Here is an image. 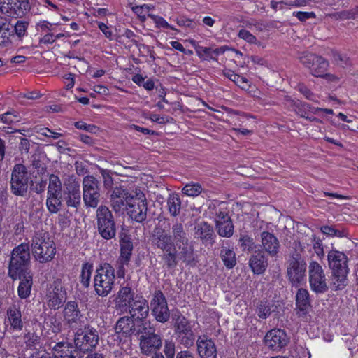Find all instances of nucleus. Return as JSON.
Here are the masks:
<instances>
[{
	"mask_svg": "<svg viewBox=\"0 0 358 358\" xmlns=\"http://www.w3.org/2000/svg\"><path fill=\"white\" fill-rule=\"evenodd\" d=\"M110 203L115 213L126 210L129 217L137 222H143L147 218V199L141 190L129 193L122 187H115L112 190Z\"/></svg>",
	"mask_w": 358,
	"mask_h": 358,
	"instance_id": "obj_1",
	"label": "nucleus"
},
{
	"mask_svg": "<svg viewBox=\"0 0 358 358\" xmlns=\"http://www.w3.org/2000/svg\"><path fill=\"white\" fill-rule=\"evenodd\" d=\"M327 259L329 268L332 270L333 289L335 291L343 289L348 285L347 275L349 273L347 256L343 252L331 250L328 253Z\"/></svg>",
	"mask_w": 358,
	"mask_h": 358,
	"instance_id": "obj_2",
	"label": "nucleus"
},
{
	"mask_svg": "<svg viewBox=\"0 0 358 358\" xmlns=\"http://www.w3.org/2000/svg\"><path fill=\"white\" fill-rule=\"evenodd\" d=\"M31 251L35 259L41 263L51 261L56 252L55 245L45 232L36 233L32 238Z\"/></svg>",
	"mask_w": 358,
	"mask_h": 358,
	"instance_id": "obj_3",
	"label": "nucleus"
},
{
	"mask_svg": "<svg viewBox=\"0 0 358 358\" xmlns=\"http://www.w3.org/2000/svg\"><path fill=\"white\" fill-rule=\"evenodd\" d=\"M30 262V250L28 244L22 243L15 247L11 253L8 275L13 279L20 278V274L27 272Z\"/></svg>",
	"mask_w": 358,
	"mask_h": 358,
	"instance_id": "obj_4",
	"label": "nucleus"
},
{
	"mask_svg": "<svg viewBox=\"0 0 358 358\" xmlns=\"http://www.w3.org/2000/svg\"><path fill=\"white\" fill-rule=\"evenodd\" d=\"M115 269L108 263L101 264L95 271L93 285L95 293L102 297L108 296L115 282Z\"/></svg>",
	"mask_w": 358,
	"mask_h": 358,
	"instance_id": "obj_5",
	"label": "nucleus"
},
{
	"mask_svg": "<svg viewBox=\"0 0 358 358\" xmlns=\"http://www.w3.org/2000/svg\"><path fill=\"white\" fill-rule=\"evenodd\" d=\"M141 352L149 355L155 353L162 345L161 336L155 333V328L150 322H143L138 328Z\"/></svg>",
	"mask_w": 358,
	"mask_h": 358,
	"instance_id": "obj_6",
	"label": "nucleus"
},
{
	"mask_svg": "<svg viewBox=\"0 0 358 358\" xmlns=\"http://www.w3.org/2000/svg\"><path fill=\"white\" fill-rule=\"evenodd\" d=\"M98 232L105 240H110L115 237L116 224L114 217L110 209L106 206H100L96 211Z\"/></svg>",
	"mask_w": 358,
	"mask_h": 358,
	"instance_id": "obj_7",
	"label": "nucleus"
},
{
	"mask_svg": "<svg viewBox=\"0 0 358 358\" xmlns=\"http://www.w3.org/2000/svg\"><path fill=\"white\" fill-rule=\"evenodd\" d=\"M174 333L178 342L185 348H189L194 345L196 335L191 322L182 315L174 318Z\"/></svg>",
	"mask_w": 358,
	"mask_h": 358,
	"instance_id": "obj_8",
	"label": "nucleus"
},
{
	"mask_svg": "<svg viewBox=\"0 0 358 358\" xmlns=\"http://www.w3.org/2000/svg\"><path fill=\"white\" fill-rule=\"evenodd\" d=\"M83 200L85 207L95 208L100 201V185L93 176L87 175L83 179Z\"/></svg>",
	"mask_w": 358,
	"mask_h": 358,
	"instance_id": "obj_9",
	"label": "nucleus"
},
{
	"mask_svg": "<svg viewBox=\"0 0 358 358\" xmlns=\"http://www.w3.org/2000/svg\"><path fill=\"white\" fill-rule=\"evenodd\" d=\"M99 334L96 329L85 326L79 329L75 334L74 343L80 351L86 352L95 348L99 343Z\"/></svg>",
	"mask_w": 358,
	"mask_h": 358,
	"instance_id": "obj_10",
	"label": "nucleus"
},
{
	"mask_svg": "<svg viewBox=\"0 0 358 358\" xmlns=\"http://www.w3.org/2000/svg\"><path fill=\"white\" fill-rule=\"evenodd\" d=\"M67 294L61 280H55L48 289L45 299L47 306L51 310L59 309L65 303Z\"/></svg>",
	"mask_w": 358,
	"mask_h": 358,
	"instance_id": "obj_11",
	"label": "nucleus"
},
{
	"mask_svg": "<svg viewBox=\"0 0 358 358\" xmlns=\"http://www.w3.org/2000/svg\"><path fill=\"white\" fill-rule=\"evenodd\" d=\"M11 190L17 196H24L28 189L27 170L25 166L17 164L14 166L11 175Z\"/></svg>",
	"mask_w": 358,
	"mask_h": 358,
	"instance_id": "obj_12",
	"label": "nucleus"
},
{
	"mask_svg": "<svg viewBox=\"0 0 358 358\" xmlns=\"http://www.w3.org/2000/svg\"><path fill=\"white\" fill-rule=\"evenodd\" d=\"M306 264L300 255L296 254L292 257L287 267L289 279L294 286H299L306 277Z\"/></svg>",
	"mask_w": 358,
	"mask_h": 358,
	"instance_id": "obj_13",
	"label": "nucleus"
},
{
	"mask_svg": "<svg viewBox=\"0 0 358 358\" xmlns=\"http://www.w3.org/2000/svg\"><path fill=\"white\" fill-rule=\"evenodd\" d=\"M150 308L152 314L157 321L164 323L169 320L170 313L166 299L162 291L155 292L150 301Z\"/></svg>",
	"mask_w": 358,
	"mask_h": 358,
	"instance_id": "obj_14",
	"label": "nucleus"
},
{
	"mask_svg": "<svg viewBox=\"0 0 358 358\" xmlns=\"http://www.w3.org/2000/svg\"><path fill=\"white\" fill-rule=\"evenodd\" d=\"M266 345L273 351H279L289 343V337L284 330L273 329L265 336Z\"/></svg>",
	"mask_w": 358,
	"mask_h": 358,
	"instance_id": "obj_15",
	"label": "nucleus"
},
{
	"mask_svg": "<svg viewBox=\"0 0 358 358\" xmlns=\"http://www.w3.org/2000/svg\"><path fill=\"white\" fill-rule=\"evenodd\" d=\"M29 9V0H12L7 3H3L1 13L12 17H22L26 15Z\"/></svg>",
	"mask_w": 358,
	"mask_h": 358,
	"instance_id": "obj_16",
	"label": "nucleus"
},
{
	"mask_svg": "<svg viewBox=\"0 0 358 358\" xmlns=\"http://www.w3.org/2000/svg\"><path fill=\"white\" fill-rule=\"evenodd\" d=\"M63 317L65 324L70 328H76L81 323L83 314L76 301H70L65 304Z\"/></svg>",
	"mask_w": 358,
	"mask_h": 358,
	"instance_id": "obj_17",
	"label": "nucleus"
},
{
	"mask_svg": "<svg viewBox=\"0 0 358 358\" xmlns=\"http://www.w3.org/2000/svg\"><path fill=\"white\" fill-rule=\"evenodd\" d=\"M196 344L200 358H217V348L212 339L205 335L199 336Z\"/></svg>",
	"mask_w": 358,
	"mask_h": 358,
	"instance_id": "obj_18",
	"label": "nucleus"
},
{
	"mask_svg": "<svg viewBox=\"0 0 358 358\" xmlns=\"http://www.w3.org/2000/svg\"><path fill=\"white\" fill-rule=\"evenodd\" d=\"M152 245L155 248L162 251H169L175 248V245L167 232L159 227L154 229L152 238Z\"/></svg>",
	"mask_w": 358,
	"mask_h": 358,
	"instance_id": "obj_19",
	"label": "nucleus"
},
{
	"mask_svg": "<svg viewBox=\"0 0 358 358\" xmlns=\"http://www.w3.org/2000/svg\"><path fill=\"white\" fill-rule=\"evenodd\" d=\"M131 317L142 320L149 313V306L147 301L142 296H136L132 303L127 307Z\"/></svg>",
	"mask_w": 358,
	"mask_h": 358,
	"instance_id": "obj_20",
	"label": "nucleus"
},
{
	"mask_svg": "<svg viewBox=\"0 0 358 358\" xmlns=\"http://www.w3.org/2000/svg\"><path fill=\"white\" fill-rule=\"evenodd\" d=\"M170 237L175 246L184 245L189 241L188 231L185 226L176 221L171 227Z\"/></svg>",
	"mask_w": 358,
	"mask_h": 358,
	"instance_id": "obj_21",
	"label": "nucleus"
},
{
	"mask_svg": "<svg viewBox=\"0 0 358 358\" xmlns=\"http://www.w3.org/2000/svg\"><path fill=\"white\" fill-rule=\"evenodd\" d=\"M66 189L64 200L67 206L78 208L81 201L79 184L75 181L69 182Z\"/></svg>",
	"mask_w": 358,
	"mask_h": 358,
	"instance_id": "obj_22",
	"label": "nucleus"
},
{
	"mask_svg": "<svg viewBox=\"0 0 358 358\" xmlns=\"http://www.w3.org/2000/svg\"><path fill=\"white\" fill-rule=\"evenodd\" d=\"M215 236L212 226L206 222H201L194 227V237L201 240L203 243L213 244Z\"/></svg>",
	"mask_w": 358,
	"mask_h": 358,
	"instance_id": "obj_23",
	"label": "nucleus"
},
{
	"mask_svg": "<svg viewBox=\"0 0 358 358\" xmlns=\"http://www.w3.org/2000/svg\"><path fill=\"white\" fill-rule=\"evenodd\" d=\"M315 77L322 78L327 80V83L337 82L338 78L334 74L324 73L329 66V62L321 56H315Z\"/></svg>",
	"mask_w": 358,
	"mask_h": 358,
	"instance_id": "obj_24",
	"label": "nucleus"
},
{
	"mask_svg": "<svg viewBox=\"0 0 358 358\" xmlns=\"http://www.w3.org/2000/svg\"><path fill=\"white\" fill-rule=\"evenodd\" d=\"M249 266L254 273H263L268 266V261L264 252L259 250L255 251L249 259Z\"/></svg>",
	"mask_w": 358,
	"mask_h": 358,
	"instance_id": "obj_25",
	"label": "nucleus"
},
{
	"mask_svg": "<svg viewBox=\"0 0 358 358\" xmlns=\"http://www.w3.org/2000/svg\"><path fill=\"white\" fill-rule=\"evenodd\" d=\"M261 243L264 251L271 256H275L278 252L280 243L273 234L268 231L261 233Z\"/></svg>",
	"mask_w": 358,
	"mask_h": 358,
	"instance_id": "obj_26",
	"label": "nucleus"
},
{
	"mask_svg": "<svg viewBox=\"0 0 358 358\" xmlns=\"http://www.w3.org/2000/svg\"><path fill=\"white\" fill-rule=\"evenodd\" d=\"M7 320L13 330L21 331L23 328L22 313L20 306L16 304L10 306L6 312Z\"/></svg>",
	"mask_w": 358,
	"mask_h": 358,
	"instance_id": "obj_27",
	"label": "nucleus"
},
{
	"mask_svg": "<svg viewBox=\"0 0 358 358\" xmlns=\"http://www.w3.org/2000/svg\"><path fill=\"white\" fill-rule=\"evenodd\" d=\"M120 264L128 265L131 259L133 250V243L131 238L125 234H120Z\"/></svg>",
	"mask_w": 358,
	"mask_h": 358,
	"instance_id": "obj_28",
	"label": "nucleus"
},
{
	"mask_svg": "<svg viewBox=\"0 0 358 358\" xmlns=\"http://www.w3.org/2000/svg\"><path fill=\"white\" fill-rule=\"evenodd\" d=\"M179 252L177 253L178 258L187 265L194 266L196 263L194 257V247L190 241L184 245L175 246Z\"/></svg>",
	"mask_w": 358,
	"mask_h": 358,
	"instance_id": "obj_29",
	"label": "nucleus"
},
{
	"mask_svg": "<svg viewBox=\"0 0 358 358\" xmlns=\"http://www.w3.org/2000/svg\"><path fill=\"white\" fill-rule=\"evenodd\" d=\"M135 296L132 289L125 286L120 289L115 301L120 308L127 309V307L132 303Z\"/></svg>",
	"mask_w": 358,
	"mask_h": 358,
	"instance_id": "obj_30",
	"label": "nucleus"
},
{
	"mask_svg": "<svg viewBox=\"0 0 358 358\" xmlns=\"http://www.w3.org/2000/svg\"><path fill=\"white\" fill-rule=\"evenodd\" d=\"M20 285L18 286V296L21 299H27L29 296L33 284L32 275L30 273L20 274Z\"/></svg>",
	"mask_w": 358,
	"mask_h": 358,
	"instance_id": "obj_31",
	"label": "nucleus"
},
{
	"mask_svg": "<svg viewBox=\"0 0 358 358\" xmlns=\"http://www.w3.org/2000/svg\"><path fill=\"white\" fill-rule=\"evenodd\" d=\"M132 318L128 316L120 318L115 325V332L126 336L132 334L135 329V324Z\"/></svg>",
	"mask_w": 358,
	"mask_h": 358,
	"instance_id": "obj_32",
	"label": "nucleus"
},
{
	"mask_svg": "<svg viewBox=\"0 0 358 358\" xmlns=\"http://www.w3.org/2000/svg\"><path fill=\"white\" fill-rule=\"evenodd\" d=\"M328 289L325 275L322 266L315 262V292L324 293Z\"/></svg>",
	"mask_w": 358,
	"mask_h": 358,
	"instance_id": "obj_33",
	"label": "nucleus"
},
{
	"mask_svg": "<svg viewBox=\"0 0 358 358\" xmlns=\"http://www.w3.org/2000/svg\"><path fill=\"white\" fill-rule=\"evenodd\" d=\"M210 213L214 215L215 224L229 220L227 208L223 203L216 202L209 206Z\"/></svg>",
	"mask_w": 358,
	"mask_h": 358,
	"instance_id": "obj_34",
	"label": "nucleus"
},
{
	"mask_svg": "<svg viewBox=\"0 0 358 358\" xmlns=\"http://www.w3.org/2000/svg\"><path fill=\"white\" fill-rule=\"evenodd\" d=\"M167 208L169 213L172 216L176 217L180 214L181 200L178 194L172 193L169 195L167 199Z\"/></svg>",
	"mask_w": 358,
	"mask_h": 358,
	"instance_id": "obj_35",
	"label": "nucleus"
},
{
	"mask_svg": "<svg viewBox=\"0 0 358 358\" xmlns=\"http://www.w3.org/2000/svg\"><path fill=\"white\" fill-rule=\"evenodd\" d=\"M223 74L241 89H248L250 87L249 81L247 78L235 73L230 69L224 70Z\"/></svg>",
	"mask_w": 358,
	"mask_h": 358,
	"instance_id": "obj_36",
	"label": "nucleus"
},
{
	"mask_svg": "<svg viewBox=\"0 0 358 358\" xmlns=\"http://www.w3.org/2000/svg\"><path fill=\"white\" fill-rule=\"evenodd\" d=\"M13 26L6 20L0 19V45H5L9 43V37L13 31Z\"/></svg>",
	"mask_w": 358,
	"mask_h": 358,
	"instance_id": "obj_37",
	"label": "nucleus"
},
{
	"mask_svg": "<svg viewBox=\"0 0 358 358\" xmlns=\"http://www.w3.org/2000/svg\"><path fill=\"white\" fill-rule=\"evenodd\" d=\"M220 257L224 264L228 268H232L236 264L235 252L229 248H223L220 252Z\"/></svg>",
	"mask_w": 358,
	"mask_h": 358,
	"instance_id": "obj_38",
	"label": "nucleus"
},
{
	"mask_svg": "<svg viewBox=\"0 0 358 358\" xmlns=\"http://www.w3.org/2000/svg\"><path fill=\"white\" fill-rule=\"evenodd\" d=\"M296 306L302 311H306L310 308V299L308 292L303 289H299L296 294Z\"/></svg>",
	"mask_w": 358,
	"mask_h": 358,
	"instance_id": "obj_39",
	"label": "nucleus"
},
{
	"mask_svg": "<svg viewBox=\"0 0 358 358\" xmlns=\"http://www.w3.org/2000/svg\"><path fill=\"white\" fill-rule=\"evenodd\" d=\"M92 271V264L86 262L83 264L80 275V282L81 285L85 288H87L90 285L91 275Z\"/></svg>",
	"mask_w": 358,
	"mask_h": 358,
	"instance_id": "obj_40",
	"label": "nucleus"
},
{
	"mask_svg": "<svg viewBox=\"0 0 358 358\" xmlns=\"http://www.w3.org/2000/svg\"><path fill=\"white\" fill-rule=\"evenodd\" d=\"M47 208L51 213H57L62 207V195H47Z\"/></svg>",
	"mask_w": 358,
	"mask_h": 358,
	"instance_id": "obj_41",
	"label": "nucleus"
},
{
	"mask_svg": "<svg viewBox=\"0 0 358 358\" xmlns=\"http://www.w3.org/2000/svg\"><path fill=\"white\" fill-rule=\"evenodd\" d=\"M62 182L59 178L55 174H51L49 177L47 195H62Z\"/></svg>",
	"mask_w": 358,
	"mask_h": 358,
	"instance_id": "obj_42",
	"label": "nucleus"
},
{
	"mask_svg": "<svg viewBox=\"0 0 358 358\" xmlns=\"http://www.w3.org/2000/svg\"><path fill=\"white\" fill-rule=\"evenodd\" d=\"M217 233L222 237H231L234 233V225L231 219L216 223Z\"/></svg>",
	"mask_w": 358,
	"mask_h": 358,
	"instance_id": "obj_43",
	"label": "nucleus"
},
{
	"mask_svg": "<svg viewBox=\"0 0 358 358\" xmlns=\"http://www.w3.org/2000/svg\"><path fill=\"white\" fill-rule=\"evenodd\" d=\"M178 259L176 248L169 251H164L162 255V259L167 268H175L178 264Z\"/></svg>",
	"mask_w": 358,
	"mask_h": 358,
	"instance_id": "obj_44",
	"label": "nucleus"
},
{
	"mask_svg": "<svg viewBox=\"0 0 358 358\" xmlns=\"http://www.w3.org/2000/svg\"><path fill=\"white\" fill-rule=\"evenodd\" d=\"M273 308V304L267 301H262L257 306L256 313L259 317L266 319L274 311Z\"/></svg>",
	"mask_w": 358,
	"mask_h": 358,
	"instance_id": "obj_45",
	"label": "nucleus"
},
{
	"mask_svg": "<svg viewBox=\"0 0 358 358\" xmlns=\"http://www.w3.org/2000/svg\"><path fill=\"white\" fill-rule=\"evenodd\" d=\"M196 52L199 57L203 58L205 60H215L216 59L212 56L213 53L217 55L220 53L224 52L222 48H216L215 50H213L210 48L201 46H199L198 48H196Z\"/></svg>",
	"mask_w": 358,
	"mask_h": 358,
	"instance_id": "obj_46",
	"label": "nucleus"
},
{
	"mask_svg": "<svg viewBox=\"0 0 358 358\" xmlns=\"http://www.w3.org/2000/svg\"><path fill=\"white\" fill-rule=\"evenodd\" d=\"M203 191L202 186L198 182H190L186 184L182 189V192L188 196L196 197Z\"/></svg>",
	"mask_w": 358,
	"mask_h": 358,
	"instance_id": "obj_47",
	"label": "nucleus"
},
{
	"mask_svg": "<svg viewBox=\"0 0 358 358\" xmlns=\"http://www.w3.org/2000/svg\"><path fill=\"white\" fill-rule=\"evenodd\" d=\"M64 347L62 350H60V355H59L61 358H76V355L74 352L71 350V349L69 347L67 343H58L54 347V350L55 351L59 352V348Z\"/></svg>",
	"mask_w": 358,
	"mask_h": 358,
	"instance_id": "obj_48",
	"label": "nucleus"
},
{
	"mask_svg": "<svg viewBox=\"0 0 358 358\" xmlns=\"http://www.w3.org/2000/svg\"><path fill=\"white\" fill-rule=\"evenodd\" d=\"M45 324L50 328L53 333H58L61 331L62 323L55 315L49 316Z\"/></svg>",
	"mask_w": 358,
	"mask_h": 358,
	"instance_id": "obj_49",
	"label": "nucleus"
},
{
	"mask_svg": "<svg viewBox=\"0 0 358 358\" xmlns=\"http://www.w3.org/2000/svg\"><path fill=\"white\" fill-rule=\"evenodd\" d=\"M239 242L243 251H251L255 248L253 239L248 235H243L240 237Z\"/></svg>",
	"mask_w": 358,
	"mask_h": 358,
	"instance_id": "obj_50",
	"label": "nucleus"
},
{
	"mask_svg": "<svg viewBox=\"0 0 358 358\" xmlns=\"http://www.w3.org/2000/svg\"><path fill=\"white\" fill-rule=\"evenodd\" d=\"M148 16L153 20L157 27L169 28L177 31L176 29L171 26L163 17L152 14H148Z\"/></svg>",
	"mask_w": 358,
	"mask_h": 358,
	"instance_id": "obj_51",
	"label": "nucleus"
},
{
	"mask_svg": "<svg viewBox=\"0 0 358 358\" xmlns=\"http://www.w3.org/2000/svg\"><path fill=\"white\" fill-rule=\"evenodd\" d=\"M1 120L6 124H11L19 121L18 113L15 112H7L0 115Z\"/></svg>",
	"mask_w": 358,
	"mask_h": 358,
	"instance_id": "obj_52",
	"label": "nucleus"
},
{
	"mask_svg": "<svg viewBox=\"0 0 358 358\" xmlns=\"http://www.w3.org/2000/svg\"><path fill=\"white\" fill-rule=\"evenodd\" d=\"M28 23L26 21L19 20L14 26V31L18 37L24 36L27 32Z\"/></svg>",
	"mask_w": 358,
	"mask_h": 358,
	"instance_id": "obj_53",
	"label": "nucleus"
},
{
	"mask_svg": "<svg viewBox=\"0 0 358 358\" xmlns=\"http://www.w3.org/2000/svg\"><path fill=\"white\" fill-rule=\"evenodd\" d=\"M238 36L240 38L252 44H255L257 42L256 37L253 34H252L249 31L243 29L238 31Z\"/></svg>",
	"mask_w": 358,
	"mask_h": 358,
	"instance_id": "obj_54",
	"label": "nucleus"
},
{
	"mask_svg": "<svg viewBox=\"0 0 358 358\" xmlns=\"http://www.w3.org/2000/svg\"><path fill=\"white\" fill-rule=\"evenodd\" d=\"M175 343L172 341H165L164 352L166 358H174L175 357Z\"/></svg>",
	"mask_w": 358,
	"mask_h": 358,
	"instance_id": "obj_55",
	"label": "nucleus"
},
{
	"mask_svg": "<svg viewBox=\"0 0 358 358\" xmlns=\"http://www.w3.org/2000/svg\"><path fill=\"white\" fill-rule=\"evenodd\" d=\"M24 339L27 345L32 347L39 343L40 337L34 333H28L24 336Z\"/></svg>",
	"mask_w": 358,
	"mask_h": 358,
	"instance_id": "obj_56",
	"label": "nucleus"
},
{
	"mask_svg": "<svg viewBox=\"0 0 358 358\" xmlns=\"http://www.w3.org/2000/svg\"><path fill=\"white\" fill-rule=\"evenodd\" d=\"M150 6L146 4L142 6H137L133 7L134 12L137 14L140 17H142L143 20L145 19L146 14L150 11Z\"/></svg>",
	"mask_w": 358,
	"mask_h": 358,
	"instance_id": "obj_57",
	"label": "nucleus"
},
{
	"mask_svg": "<svg viewBox=\"0 0 358 358\" xmlns=\"http://www.w3.org/2000/svg\"><path fill=\"white\" fill-rule=\"evenodd\" d=\"M99 170L103 179L104 186L106 187H110L113 185V178L110 175V171L104 169H99Z\"/></svg>",
	"mask_w": 358,
	"mask_h": 358,
	"instance_id": "obj_58",
	"label": "nucleus"
},
{
	"mask_svg": "<svg viewBox=\"0 0 358 358\" xmlns=\"http://www.w3.org/2000/svg\"><path fill=\"white\" fill-rule=\"evenodd\" d=\"M74 126L78 129L85 130L91 133H95L97 129L95 125L87 124L83 122H76Z\"/></svg>",
	"mask_w": 358,
	"mask_h": 358,
	"instance_id": "obj_59",
	"label": "nucleus"
},
{
	"mask_svg": "<svg viewBox=\"0 0 358 358\" xmlns=\"http://www.w3.org/2000/svg\"><path fill=\"white\" fill-rule=\"evenodd\" d=\"M299 59L305 66L309 69L311 68L313 61V55L311 53L302 52Z\"/></svg>",
	"mask_w": 358,
	"mask_h": 358,
	"instance_id": "obj_60",
	"label": "nucleus"
},
{
	"mask_svg": "<svg viewBox=\"0 0 358 358\" xmlns=\"http://www.w3.org/2000/svg\"><path fill=\"white\" fill-rule=\"evenodd\" d=\"M315 252L320 259L324 257L323 244L320 238L315 237Z\"/></svg>",
	"mask_w": 358,
	"mask_h": 358,
	"instance_id": "obj_61",
	"label": "nucleus"
},
{
	"mask_svg": "<svg viewBox=\"0 0 358 358\" xmlns=\"http://www.w3.org/2000/svg\"><path fill=\"white\" fill-rule=\"evenodd\" d=\"M293 15L296 16L300 21H305L313 17V12H294Z\"/></svg>",
	"mask_w": 358,
	"mask_h": 358,
	"instance_id": "obj_62",
	"label": "nucleus"
},
{
	"mask_svg": "<svg viewBox=\"0 0 358 358\" xmlns=\"http://www.w3.org/2000/svg\"><path fill=\"white\" fill-rule=\"evenodd\" d=\"M177 24L180 27H185L191 29L194 27V22L191 20L185 17H180L178 19Z\"/></svg>",
	"mask_w": 358,
	"mask_h": 358,
	"instance_id": "obj_63",
	"label": "nucleus"
},
{
	"mask_svg": "<svg viewBox=\"0 0 358 358\" xmlns=\"http://www.w3.org/2000/svg\"><path fill=\"white\" fill-rule=\"evenodd\" d=\"M98 27L100 29V30L104 34L106 37L112 39V31L109 29L108 27L106 24L103 22H99Z\"/></svg>",
	"mask_w": 358,
	"mask_h": 358,
	"instance_id": "obj_64",
	"label": "nucleus"
}]
</instances>
